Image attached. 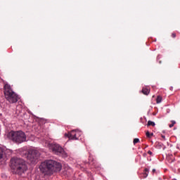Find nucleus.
<instances>
[{
  "label": "nucleus",
  "mask_w": 180,
  "mask_h": 180,
  "mask_svg": "<svg viewBox=\"0 0 180 180\" xmlns=\"http://www.w3.org/2000/svg\"><path fill=\"white\" fill-rule=\"evenodd\" d=\"M146 155H147V154L146 153H143V156L146 157Z\"/></svg>",
  "instance_id": "22"
},
{
  "label": "nucleus",
  "mask_w": 180,
  "mask_h": 180,
  "mask_svg": "<svg viewBox=\"0 0 180 180\" xmlns=\"http://www.w3.org/2000/svg\"><path fill=\"white\" fill-rule=\"evenodd\" d=\"M162 101V97H161L160 96H158L156 98V103H161Z\"/></svg>",
  "instance_id": "12"
},
{
  "label": "nucleus",
  "mask_w": 180,
  "mask_h": 180,
  "mask_svg": "<svg viewBox=\"0 0 180 180\" xmlns=\"http://www.w3.org/2000/svg\"><path fill=\"white\" fill-rule=\"evenodd\" d=\"M39 157H40V153H39L37 150H34V149L28 150L27 153V159L30 162V164H36Z\"/></svg>",
  "instance_id": "6"
},
{
  "label": "nucleus",
  "mask_w": 180,
  "mask_h": 180,
  "mask_svg": "<svg viewBox=\"0 0 180 180\" xmlns=\"http://www.w3.org/2000/svg\"><path fill=\"white\" fill-rule=\"evenodd\" d=\"M142 94H143V95H148L150 94V89L147 87H143L142 89Z\"/></svg>",
  "instance_id": "9"
},
{
  "label": "nucleus",
  "mask_w": 180,
  "mask_h": 180,
  "mask_svg": "<svg viewBox=\"0 0 180 180\" xmlns=\"http://www.w3.org/2000/svg\"><path fill=\"white\" fill-rule=\"evenodd\" d=\"M172 180H176V179H173Z\"/></svg>",
  "instance_id": "23"
},
{
  "label": "nucleus",
  "mask_w": 180,
  "mask_h": 180,
  "mask_svg": "<svg viewBox=\"0 0 180 180\" xmlns=\"http://www.w3.org/2000/svg\"><path fill=\"white\" fill-rule=\"evenodd\" d=\"M134 145L136 146V144H137V143H140V139L135 138L133 141Z\"/></svg>",
  "instance_id": "14"
},
{
  "label": "nucleus",
  "mask_w": 180,
  "mask_h": 180,
  "mask_svg": "<svg viewBox=\"0 0 180 180\" xmlns=\"http://www.w3.org/2000/svg\"><path fill=\"white\" fill-rule=\"evenodd\" d=\"M146 137H149V138L150 137V131H148L146 132Z\"/></svg>",
  "instance_id": "17"
},
{
  "label": "nucleus",
  "mask_w": 180,
  "mask_h": 180,
  "mask_svg": "<svg viewBox=\"0 0 180 180\" xmlns=\"http://www.w3.org/2000/svg\"><path fill=\"white\" fill-rule=\"evenodd\" d=\"M148 169H145V172L143 174V178H147V176H148Z\"/></svg>",
  "instance_id": "11"
},
{
  "label": "nucleus",
  "mask_w": 180,
  "mask_h": 180,
  "mask_svg": "<svg viewBox=\"0 0 180 180\" xmlns=\"http://www.w3.org/2000/svg\"><path fill=\"white\" fill-rule=\"evenodd\" d=\"M172 37L173 39H175V37H176V33L173 32V33L172 34Z\"/></svg>",
  "instance_id": "16"
},
{
  "label": "nucleus",
  "mask_w": 180,
  "mask_h": 180,
  "mask_svg": "<svg viewBox=\"0 0 180 180\" xmlns=\"http://www.w3.org/2000/svg\"><path fill=\"white\" fill-rule=\"evenodd\" d=\"M152 172H155V169H153V170H152Z\"/></svg>",
  "instance_id": "20"
},
{
  "label": "nucleus",
  "mask_w": 180,
  "mask_h": 180,
  "mask_svg": "<svg viewBox=\"0 0 180 180\" xmlns=\"http://www.w3.org/2000/svg\"><path fill=\"white\" fill-rule=\"evenodd\" d=\"M157 148H159L160 150H165V146L162 144V143L158 142L156 145Z\"/></svg>",
  "instance_id": "10"
},
{
  "label": "nucleus",
  "mask_w": 180,
  "mask_h": 180,
  "mask_svg": "<svg viewBox=\"0 0 180 180\" xmlns=\"http://www.w3.org/2000/svg\"><path fill=\"white\" fill-rule=\"evenodd\" d=\"M62 168L61 163L53 160H46L39 165V169L44 175H53L54 172H60Z\"/></svg>",
  "instance_id": "1"
},
{
  "label": "nucleus",
  "mask_w": 180,
  "mask_h": 180,
  "mask_svg": "<svg viewBox=\"0 0 180 180\" xmlns=\"http://www.w3.org/2000/svg\"><path fill=\"white\" fill-rule=\"evenodd\" d=\"M151 136H154V134L151 133L150 134V137H151Z\"/></svg>",
  "instance_id": "21"
},
{
  "label": "nucleus",
  "mask_w": 180,
  "mask_h": 180,
  "mask_svg": "<svg viewBox=\"0 0 180 180\" xmlns=\"http://www.w3.org/2000/svg\"><path fill=\"white\" fill-rule=\"evenodd\" d=\"M8 137L10 140L18 144L26 141V134L22 131H11L8 134Z\"/></svg>",
  "instance_id": "4"
},
{
  "label": "nucleus",
  "mask_w": 180,
  "mask_h": 180,
  "mask_svg": "<svg viewBox=\"0 0 180 180\" xmlns=\"http://www.w3.org/2000/svg\"><path fill=\"white\" fill-rule=\"evenodd\" d=\"M148 154H149V155H153V152H151V150H148Z\"/></svg>",
  "instance_id": "18"
},
{
  "label": "nucleus",
  "mask_w": 180,
  "mask_h": 180,
  "mask_svg": "<svg viewBox=\"0 0 180 180\" xmlns=\"http://www.w3.org/2000/svg\"><path fill=\"white\" fill-rule=\"evenodd\" d=\"M4 96L9 103H16L19 101V96L12 90L11 85L6 84L4 86Z\"/></svg>",
  "instance_id": "3"
},
{
  "label": "nucleus",
  "mask_w": 180,
  "mask_h": 180,
  "mask_svg": "<svg viewBox=\"0 0 180 180\" xmlns=\"http://www.w3.org/2000/svg\"><path fill=\"white\" fill-rule=\"evenodd\" d=\"M82 133L79 131L72 130L68 134H65V137L69 139V140H78Z\"/></svg>",
  "instance_id": "7"
},
{
  "label": "nucleus",
  "mask_w": 180,
  "mask_h": 180,
  "mask_svg": "<svg viewBox=\"0 0 180 180\" xmlns=\"http://www.w3.org/2000/svg\"><path fill=\"white\" fill-rule=\"evenodd\" d=\"M147 126H152L153 127H154V126H155V122L149 120L148 122Z\"/></svg>",
  "instance_id": "13"
},
{
  "label": "nucleus",
  "mask_w": 180,
  "mask_h": 180,
  "mask_svg": "<svg viewBox=\"0 0 180 180\" xmlns=\"http://www.w3.org/2000/svg\"><path fill=\"white\" fill-rule=\"evenodd\" d=\"M5 154V148L0 146V160L4 158V155Z\"/></svg>",
  "instance_id": "8"
},
{
  "label": "nucleus",
  "mask_w": 180,
  "mask_h": 180,
  "mask_svg": "<svg viewBox=\"0 0 180 180\" xmlns=\"http://www.w3.org/2000/svg\"><path fill=\"white\" fill-rule=\"evenodd\" d=\"M162 138L163 139V140H165V136L162 135Z\"/></svg>",
  "instance_id": "19"
},
{
  "label": "nucleus",
  "mask_w": 180,
  "mask_h": 180,
  "mask_svg": "<svg viewBox=\"0 0 180 180\" xmlns=\"http://www.w3.org/2000/svg\"><path fill=\"white\" fill-rule=\"evenodd\" d=\"M10 164L12 173L15 175H22V174H25L27 171V165L22 159L13 158L10 160Z\"/></svg>",
  "instance_id": "2"
},
{
  "label": "nucleus",
  "mask_w": 180,
  "mask_h": 180,
  "mask_svg": "<svg viewBox=\"0 0 180 180\" xmlns=\"http://www.w3.org/2000/svg\"><path fill=\"white\" fill-rule=\"evenodd\" d=\"M49 148L51 150L52 153L56 155H60V157H63V158L68 157V155L65 153L64 148H63V147H61V146L59 144H51Z\"/></svg>",
  "instance_id": "5"
},
{
  "label": "nucleus",
  "mask_w": 180,
  "mask_h": 180,
  "mask_svg": "<svg viewBox=\"0 0 180 180\" xmlns=\"http://www.w3.org/2000/svg\"><path fill=\"white\" fill-rule=\"evenodd\" d=\"M176 124V122H175V121H174V120H172V124H170L169 125V127H174V126Z\"/></svg>",
  "instance_id": "15"
}]
</instances>
